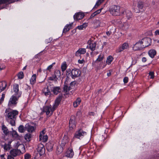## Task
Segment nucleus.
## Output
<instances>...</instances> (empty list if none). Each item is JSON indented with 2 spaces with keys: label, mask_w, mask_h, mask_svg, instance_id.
<instances>
[{
  "label": "nucleus",
  "mask_w": 159,
  "mask_h": 159,
  "mask_svg": "<svg viewBox=\"0 0 159 159\" xmlns=\"http://www.w3.org/2000/svg\"><path fill=\"white\" fill-rule=\"evenodd\" d=\"M5 113H6L5 115L6 121L12 126H15L16 121L19 112L16 110H13L9 111V109H7L5 110Z\"/></svg>",
  "instance_id": "1"
},
{
  "label": "nucleus",
  "mask_w": 159,
  "mask_h": 159,
  "mask_svg": "<svg viewBox=\"0 0 159 159\" xmlns=\"http://www.w3.org/2000/svg\"><path fill=\"white\" fill-rule=\"evenodd\" d=\"M17 149H12L10 151L11 155L13 157H16L21 153V151H24L25 149L24 146L23 144H19L17 148Z\"/></svg>",
  "instance_id": "2"
},
{
  "label": "nucleus",
  "mask_w": 159,
  "mask_h": 159,
  "mask_svg": "<svg viewBox=\"0 0 159 159\" xmlns=\"http://www.w3.org/2000/svg\"><path fill=\"white\" fill-rule=\"evenodd\" d=\"M21 96L20 93H17V95H13L10 98L8 105L9 107H14L16 105L19 98Z\"/></svg>",
  "instance_id": "3"
},
{
  "label": "nucleus",
  "mask_w": 159,
  "mask_h": 159,
  "mask_svg": "<svg viewBox=\"0 0 159 159\" xmlns=\"http://www.w3.org/2000/svg\"><path fill=\"white\" fill-rule=\"evenodd\" d=\"M120 7L119 6L113 5L110 8V13L114 16H119L120 15Z\"/></svg>",
  "instance_id": "4"
},
{
  "label": "nucleus",
  "mask_w": 159,
  "mask_h": 159,
  "mask_svg": "<svg viewBox=\"0 0 159 159\" xmlns=\"http://www.w3.org/2000/svg\"><path fill=\"white\" fill-rule=\"evenodd\" d=\"M86 135V133L82 129H80L76 131L74 136L76 138L81 139L83 137Z\"/></svg>",
  "instance_id": "5"
},
{
  "label": "nucleus",
  "mask_w": 159,
  "mask_h": 159,
  "mask_svg": "<svg viewBox=\"0 0 159 159\" xmlns=\"http://www.w3.org/2000/svg\"><path fill=\"white\" fill-rule=\"evenodd\" d=\"M53 107H51V106H45L43 108V112H45L46 115L49 116L52 115L54 111H52V109Z\"/></svg>",
  "instance_id": "6"
},
{
  "label": "nucleus",
  "mask_w": 159,
  "mask_h": 159,
  "mask_svg": "<svg viewBox=\"0 0 159 159\" xmlns=\"http://www.w3.org/2000/svg\"><path fill=\"white\" fill-rule=\"evenodd\" d=\"M37 150L40 157L45 154V149L42 144L40 143L38 145Z\"/></svg>",
  "instance_id": "7"
},
{
  "label": "nucleus",
  "mask_w": 159,
  "mask_h": 159,
  "mask_svg": "<svg viewBox=\"0 0 159 159\" xmlns=\"http://www.w3.org/2000/svg\"><path fill=\"white\" fill-rule=\"evenodd\" d=\"M141 43H142L144 48L151 45L152 40L149 38H145L142 39Z\"/></svg>",
  "instance_id": "8"
},
{
  "label": "nucleus",
  "mask_w": 159,
  "mask_h": 159,
  "mask_svg": "<svg viewBox=\"0 0 159 159\" xmlns=\"http://www.w3.org/2000/svg\"><path fill=\"white\" fill-rule=\"evenodd\" d=\"M80 74L81 72L79 69H74L71 71L70 75L72 79H75L76 77L80 76Z\"/></svg>",
  "instance_id": "9"
},
{
  "label": "nucleus",
  "mask_w": 159,
  "mask_h": 159,
  "mask_svg": "<svg viewBox=\"0 0 159 159\" xmlns=\"http://www.w3.org/2000/svg\"><path fill=\"white\" fill-rule=\"evenodd\" d=\"M143 48L144 47L142 43H141V40L137 42L133 47V49L134 51L140 50Z\"/></svg>",
  "instance_id": "10"
},
{
  "label": "nucleus",
  "mask_w": 159,
  "mask_h": 159,
  "mask_svg": "<svg viewBox=\"0 0 159 159\" xmlns=\"http://www.w3.org/2000/svg\"><path fill=\"white\" fill-rule=\"evenodd\" d=\"M87 43L88 45L87 46V48H89L92 51H94L96 47V42L89 40Z\"/></svg>",
  "instance_id": "11"
},
{
  "label": "nucleus",
  "mask_w": 159,
  "mask_h": 159,
  "mask_svg": "<svg viewBox=\"0 0 159 159\" xmlns=\"http://www.w3.org/2000/svg\"><path fill=\"white\" fill-rule=\"evenodd\" d=\"M62 94L60 95L58 97L56 98L55 101V103L53 106V109L52 110V111H54L56 108L59 105L60 103L61 100L62 99Z\"/></svg>",
  "instance_id": "12"
},
{
  "label": "nucleus",
  "mask_w": 159,
  "mask_h": 159,
  "mask_svg": "<svg viewBox=\"0 0 159 159\" xmlns=\"http://www.w3.org/2000/svg\"><path fill=\"white\" fill-rule=\"evenodd\" d=\"M11 142L9 141L7 143H4V142L1 141L0 144H1V146L5 150L8 151L11 148Z\"/></svg>",
  "instance_id": "13"
},
{
  "label": "nucleus",
  "mask_w": 159,
  "mask_h": 159,
  "mask_svg": "<svg viewBox=\"0 0 159 159\" xmlns=\"http://www.w3.org/2000/svg\"><path fill=\"white\" fill-rule=\"evenodd\" d=\"M69 126L70 130H72L75 127V117L71 116L69 122Z\"/></svg>",
  "instance_id": "14"
},
{
  "label": "nucleus",
  "mask_w": 159,
  "mask_h": 159,
  "mask_svg": "<svg viewBox=\"0 0 159 159\" xmlns=\"http://www.w3.org/2000/svg\"><path fill=\"white\" fill-rule=\"evenodd\" d=\"M84 13L79 12L75 13L74 16V18L75 20H78L82 19L84 16Z\"/></svg>",
  "instance_id": "15"
},
{
  "label": "nucleus",
  "mask_w": 159,
  "mask_h": 159,
  "mask_svg": "<svg viewBox=\"0 0 159 159\" xmlns=\"http://www.w3.org/2000/svg\"><path fill=\"white\" fill-rule=\"evenodd\" d=\"M68 81L66 80L64 82V87L63 88V92L67 93V92H68L70 90H71L69 86Z\"/></svg>",
  "instance_id": "16"
},
{
  "label": "nucleus",
  "mask_w": 159,
  "mask_h": 159,
  "mask_svg": "<svg viewBox=\"0 0 159 159\" xmlns=\"http://www.w3.org/2000/svg\"><path fill=\"white\" fill-rule=\"evenodd\" d=\"M12 131L11 132V133L13 138L17 140H20L21 139V136L19 135L15 130H13L12 128Z\"/></svg>",
  "instance_id": "17"
},
{
  "label": "nucleus",
  "mask_w": 159,
  "mask_h": 159,
  "mask_svg": "<svg viewBox=\"0 0 159 159\" xmlns=\"http://www.w3.org/2000/svg\"><path fill=\"white\" fill-rule=\"evenodd\" d=\"M128 47V44L127 43H124L122 45L121 47H120L116 50V52L117 53L120 52L124 50L127 49Z\"/></svg>",
  "instance_id": "18"
},
{
  "label": "nucleus",
  "mask_w": 159,
  "mask_h": 159,
  "mask_svg": "<svg viewBox=\"0 0 159 159\" xmlns=\"http://www.w3.org/2000/svg\"><path fill=\"white\" fill-rule=\"evenodd\" d=\"M144 6L143 2L142 1H139L137 4V7L139 9V11H137L136 12H139L140 11H143V8Z\"/></svg>",
  "instance_id": "19"
},
{
  "label": "nucleus",
  "mask_w": 159,
  "mask_h": 159,
  "mask_svg": "<svg viewBox=\"0 0 159 159\" xmlns=\"http://www.w3.org/2000/svg\"><path fill=\"white\" fill-rule=\"evenodd\" d=\"M51 86L50 85L49 86H48L47 88H44L43 90V93L46 96H50L51 95L50 90L49 89V87Z\"/></svg>",
  "instance_id": "20"
},
{
  "label": "nucleus",
  "mask_w": 159,
  "mask_h": 159,
  "mask_svg": "<svg viewBox=\"0 0 159 159\" xmlns=\"http://www.w3.org/2000/svg\"><path fill=\"white\" fill-rule=\"evenodd\" d=\"M51 90L53 92L54 94L57 95L61 92V89L59 87H54L51 89Z\"/></svg>",
  "instance_id": "21"
},
{
  "label": "nucleus",
  "mask_w": 159,
  "mask_h": 159,
  "mask_svg": "<svg viewBox=\"0 0 159 159\" xmlns=\"http://www.w3.org/2000/svg\"><path fill=\"white\" fill-rule=\"evenodd\" d=\"M25 129L29 132L32 133L34 130V127L28 123L25 125Z\"/></svg>",
  "instance_id": "22"
},
{
  "label": "nucleus",
  "mask_w": 159,
  "mask_h": 159,
  "mask_svg": "<svg viewBox=\"0 0 159 159\" xmlns=\"http://www.w3.org/2000/svg\"><path fill=\"white\" fill-rule=\"evenodd\" d=\"M86 52V50L85 48H80L76 52L75 55L78 57L80 56V54H84Z\"/></svg>",
  "instance_id": "23"
},
{
  "label": "nucleus",
  "mask_w": 159,
  "mask_h": 159,
  "mask_svg": "<svg viewBox=\"0 0 159 159\" xmlns=\"http://www.w3.org/2000/svg\"><path fill=\"white\" fill-rule=\"evenodd\" d=\"M74 153L72 149L69 148L66 151V156L68 157L71 158L73 157Z\"/></svg>",
  "instance_id": "24"
},
{
  "label": "nucleus",
  "mask_w": 159,
  "mask_h": 159,
  "mask_svg": "<svg viewBox=\"0 0 159 159\" xmlns=\"http://www.w3.org/2000/svg\"><path fill=\"white\" fill-rule=\"evenodd\" d=\"M54 145V143L48 142L46 144V149L48 152H51L53 150V148Z\"/></svg>",
  "instance_id": "25"
},
{
  "label": "nucleus",
  "mask_w": 159,
  "mask_h": 159,
  "mask_svg": "<svg viewBox=\"0 0 159 159\" xmlns=\"http://www.w3.org/2000/svg\"><path fill=\"white\" fill-rule=\"evenodd\" d=\"M7 85V84L6 81H2L0 82V92L6 89Z\"/></svg>",
  "instance_id": "26"
},
{
  "label": "nucleus",
  "mask_w": 159,
  "mask_h": 159,
  "mask_svg": "<svg viewBox=\"0 0 159 159\" xmlns=\"http://www.w3.org/2000/svg\"><path fill=\"white\" fill-rule=\"evenodd\" d=\"M73 23H71L69 24L66 25L65 27L63 30V33H66L68 31L70 30L71 29L72 27Z\"/></svg>",
  "instance_id": "27"
},
{
  "label": "nucleus",
  "mask_w": 159,
  "mask_h": 159,
  "mask_svg": "<svg viewBox=\"0 0 159 159\" xmlns=\"http://www.w3.org/2000/svg\"><path fill=\"white\" fill-rule=\"evenodd\" d=\"M69 139L67 136H64L61 141V144L62 147H64L65 145L68 142Z\"/></svg>",
  "instance_id": "28"
},
{
  "label": "nucleus",
  "mask_w": 159,
  "mask_h": 159,
  "mask_svg": "<svg viewBox=\"0 0 159 159\" xmlns=\"http://www.w3.org/2000/svg\"><path fill=\"white\" fill-rule=\"evenodd\" d=\"M157 52L154 49H151L148 52V54L152 58H153L156 55Z\"/></svg>",
  "instance_id": "29"
},
{
  "label": "nucleus",
  "mask_w": 159,
  "mask_h": 159,
  "mask_svg": "<svg viewBox=\"0 0 159 159\" xmlns=\"http://www.w3.org/2000/svg\"><path fill=\"white\" fill-rule=\"evenodd\" d=\"M54 74L55 77L56 78V81H57V80H58L59 78H60L61 71L59 70H56L54 71Z\"/></svg>",
  "instance_id": "30"
},
{
  "label": "nucleus",
  "mask_w": 159,
  "mask_h": 159,
  "mask_svg": "<svg viewBox=\"0 0 159 159\" xmlns=\"http://www.w3.org/2000/svg\"><path fill=\"white\" fill-rule=\"evenodd\" d=\"M39 137L40 140H42L43 142H46L48 139V137L47 135H43L42 133L40 134Z\"/></svg>",
  "instance_id": "31"
},
{
  "label": "nucleus",
  "mask_w": 159,
  "mask_h": 159,
  "mask_svg": "<svg viewBox=\"0 0 159 159\" xmlns=\"http://www.w3.org/2000/svg\"><path fill=\"white\" fill-rule=\"evenodd\" d=\"M13 90L14 92L15 93V95H17V93H20L18 92L19 89V85L17 84H16L13 85Z\"/></svg>",
  "instance_id": "32"
},
{
  "label": "nucleus",
  "mask_w": 159,
  "mask_h": 159,
  "mask_svg": "<svg viewBox=\"0 0 159 159\" xmlns=\"http://www.w3.org/2000/svg\"><path fill=\"white\" fill-rule=\"evenodd\" d=\"M2 129L3 133L6 135H7L8 134L9 131L7 127L4 125H2Z\"/></svg>",
  "instance_id": "33"
},
{
  "label": "nucleus",
  "mask_w": 159,
  "mask_h": 159,
  "mask_svg": "<svg viewBox=\"0 0 159 159\" xmlns=\"http://www.w3.org/2000/svg\"><path fill=\"white\" fill-rule=\"evenodd\" d=\"M88 23H83L82 25L78 26L76 28L80 30H83L84 29H85L86 27L87 26Z\"/></svg>",
  "instance_id": "34"
},
{
  "label": "nucleus",
  "mask_w": 159,
  "mask_h": 159,
  "mask_svg": "<svg viewBox=\"0 0 159 159\" xmlns=\"http://www.w3.org/2000/svg\"><path fill=\"white\" fill-rule=\"evenodd\" d=\"M36 78V74H34L32 76L30 80V83L32 84H34L35 83Z\"/></svg>",
  "instance_id": "35"
},
{
  "label": "nucleus",
  "mask_w": 159,
  "mask_h": 159,
  "mask_svg": "<svg viewBox=\"0 0 159 159\" xmlns=\"http://www.w3.org/2000/svg\"><path fill=\"white\" fill-rule=\"evenodd\" d=\"M126 16L128 19H129L132 17V13L131 11L129 10H126L125 11Z\"/></svg>",
  "instance_id": "36"
},
{
  "label": "nucleus",
  "mask_w": 159,
  "mask_h": 159,
  "mask_svg": "<svg viewBox=\"0 0 159 159\" xmlns=\"http://www.w3.org/2000/svg\"><path fill=\"white\" fill-rule=\"evenodd\" d=\"M105 0H98L96 2L95 6L93 7V9H94L98 7Z\"/></svg>",
  "instance_id": "37"
},
{
  "label": "nucleus",
  "mask_w": 159,
  "mask_h": 159,
  "mask_svg": "<svg viewBox=\"0 0 159 159\" xmlns=\"http://www.w3.org/2000/svg\"><path fill=\"white\" fill-rule=\"evenodd\" d=\"M113 59V57L111 56H109L107 58L106 62L108 64H111Z\"/></svg>",
  "instance_id": "38"
},
{
  "label": "nucleus",
  "mask_w": 159,
  "mask_h": 159,
  "mask_svg": "<svg viewBox=\"0 0 159 159\" xmlns=\"http://www.w3.org/2000/svg\"><path fill=\"white\" fill-rule=\"evenodd\" d=\"M66 80L65 81H69V76L70 75V73H71V71L70 69H68L66 70Z\"/></svg>",
  "instance_id": "39"
},
{
  "label": "nucleus",
  "mask_w": 159,
  "mask_h": 159,
  "mask_svg": "<svg viewBox=\"0 0 159 159\" xmlns=\"http://www.w3.org/2000/svg\"><path fill=\"white\" fill-rule=\"evenodd\" d=\"M24 126L23 125H21L18 127V131L21 133L24 132L25 131Z\"/></svg>",
  "instance_id": "40"
},
{
  "label": "nucleus",
  "mask_w": 159,
  "mask_h": 159,
  "mask_svg": "<svg viewBox=\"0 0 159 159\" xmlns=\"http://www.w3.org/2000/svg\"><path fill=\"white\" fill-rule=\"evenodd\" d=\"M31 135L30 134H26L24 136L25 139L27 141H30V139L31 138Z\"/></svg>",
  "instance_id": "41"
},
{
  "label": "nucleus",
  "mask_w": 159,
  "mask_h": 159,
  "mask_svg": "<svg viewBox=\"0 0 159 159\" xmlns=\"http://www.w3.org/2000/svg\"><path fill=\"white\" fill-rule=\"evenodd\" d=\"M76 82L75 81H72L71 82L70 84V86H69V87H70V88L71 89H74L75 85L76 84Z\"/></svg>",
  "instance_id": "42"
},
{
  "label": "nucleus",
  "mask_w": 159,
  "mask_h": 159,
  "mask_svg": "<svg viewBox=\"0 0 159 159\" xmlns=\"http://www.w3.org/2000/svg\"><path fill=\"white\" fill-rule=\"evenodd\" d=\"M24 77V73L23 72H20L18 75V77L20 79H22Z\"/></svg>",
  "instance_id": "43"
},
{
  "label": "nucleus",
  "mask_w": 159,
  "mask_h": 159,
  "mask_svg": "<svg viewBox=\"0 0 159 159\" xmlns=\"http://www.w3.org/2000/svg\"><path fill=\"white\" fill-rule=\"evenodd\" d=\"M67 66L66 64H63L61 66V69L62 71H64L66 69Z\"/></svg>",
  "instance_id": "44"
},
{
  "label": "nucleus",
  "mask_w": 159,
  "mask_h": 159,
  "mask_svg": "<svg viewBox=\"0 0 159 159\" xmlns=\"http://www.w3.org/2000/svg\"><path fill=\"white\" fill-rule=\"evenodd\" d=\"M102 9V8H101L99 10H97L96 11H95L94 12L93 14H94V16H96L98 14H99Z\"/></svg>",
  "instance_id": "45"
},
{
  "label": "nucleus",
  "mask_w": 159,
  "mask_h": 159,
  "mask_svg": "<svg viewBox=\"0 0 159 159\" xmlns=\"http://www.w3.org/2000/svg\"><path fill=\"white\" fill-rule=\"evenodd\" d=\"M103 58V56L102 55H100L99 56L98 58L97 59L96 61H102Z\"/></svg>",
  "instance_id": "46"
},
{
  "label": "nucleus",
  "mask_w": 159,
  "mask_h": 159,
  "mask_svg": "<svg viewBox=\"0 0 159 159\" xmlns=\"http://www.w3.org/2000/svg\"><path fill=\"white\" fill-rule=\"evenodd\" d=\"M7 4L6 3H0V9L5 8L6 6V5H4L3 4Z\"/></svg>",
  "instance_id": "47"
},
{
  "label": "nucleus",
  "mask_w": 159,
  "mask_h": 159,
  "mask_svg": "<svg viewBox=\"0 0 159 159\" xmlns=\"http://www.w3.org/2000/svg\"><path fill=\"white\" fill-rule=\"evenodd\" d=\"M154 72H150L149 73V75L151 76V79H153L154 77Z\"/></svg>",
  "instance_id": "48"
},
{
  "label": "nucleus",
  "mask_w": 159,
  "mask_h": 159,
  "mask_svg": "<svg viewBox=\"0 0 159 159\" xmlns=\"http://www.w3.org/2000/svg\"><path fill=\"white\" fill-rule=\"evenodd\" d=\"M25 158L29 159L31 158V155L29 153H26L25 155Z\"/></svg>",
  "instance_id": "49"
},
{
  "label": "nucleus",
  "mask_w": 159,
  "mask_h": 159,
  "mask_svg": "<svg viewBox=\"0 0 159 159\" xmlns=\"http://www.w3.org/2000/svg\"><path fill=\"white\" fill-rule=\"evenodd\" d=\"M128 81V78L127 77H125L123 79V82L125 84L127 83Z\"/></svg>",
  "instance_id": "50"
},
{
  "label": "nucleus",
  "mask_w": 159,
  "mask_h": 159,
  "mask_svg": "<svg viewBox=\"0 0 159 159\" xmlns=\"http://www.w3.org/2000/svg\"><path fill=\"white\" fill-rule=\"evenodd\" d=\"M81 100L80 98H78L75 101L76 103H78V104H79L81 102Z\"/></svg>",
  "instance_id": "51"
},
{
  "label": "nucleus",
  "mask_w": 159,
  "mask_h": 159,
  "mask_svg": "<svg viewBox=\"0 0 159 159\" xmlns=\"http://www.w3.org/2000/svg\"><path fill=\"white\" fill-rule=\"evenodd\" d=\"M49 79L51 80H55L56 81V78L55 77V76L52 77H49Z\"/></svg>",
  "instance_id": "52"
},
{
  "label": "nucleus",
  "mask_w": 159,
  "mask_h": 159,
  "mask_svg": "<svg viewBox=\"0 0 159 159\" xmlns=\"http://www.w3.org/2000/svg\"><path fill=\"white\" fill-rule=\"evenodd\" d=\"M85 61L84 59L82 60H78V62L79 64H83L84 63Z\"/></svg>",
  "instance_id": "53"
},
{
  "label": "nucleus",
  "mask_w": 159,
  "mask_h": 159,
  "mask_svg": "<svg viewBox=\"0 0 159 159\" xmlns=\"http://www.w3.org/2000/svg\"><path fill=\"white\" fill-rule=\"evenodd\" d=\"M95 23L97 24H98V26H97L98 27L100 26V21L99 20H96V21L95 22Z\"/></svg>",
  "instance_id": "54"
},
{
  "label": "nucleus",
  "mask_w": 159,
  "mask_h": 159,
  "mask_svg": "<svg viewBox=\"0 0 159 159\" xmlns=\"http://www.w3.org/2000/svg\"><path fill=\"white\" fill-rule=\"evenodd\" d=\"M52 64H51L49 66L47 69V70L50 71V70L52 68Z\"/></svg>",
  "instance_id": "55"
},
{
  "label": "nucleus",
  "mask_w": 159,
  "mask_h": 159,
  "mask_svg": "<svg viewBox=\"0 0 159 159\" xmlns=\"http://www.w3.org/2000/svg\"><path fill=\"white\" fill-rule=\"evenodd\" d=\"M5 97V94H2V97L0 99V100H1V101H4Z\"/></svg>",
  "instance_id": "56"
},
{
  "label": "nucleus",
  "mask_w": 159,
  "mask_h": 159,
  "mask_svg": "<svg viewBox=\"0 0 159 159\" xmlns=\"http://www.w3.org/2000/svg\"><path fill=\"white\" fill-rule=\"evenodd\" d=\"M78 105V104L75 102L73 103V106L74 107H77Z\"/></svg>",
  "instance_id": "57"
},
{
  "label": "nucleus",
  "mask_w": 159,
  "mask_h": 159,
  "mask_svg": "<svg viewBox=\"0 0 159 159\" xmlns=\"http://www.w3.org/2000/svg\"><path fill=\"white\" fill-rule=\"evenodd\" d=\"M7 159H14L13 157L11 155H8L7 157Z\"/></svg>",
  "instance_id": "58"
},
{
  "label": "nucleus",
  "mask_w": 159,
  "mask_h": 159,
  "mask_svg": "<svg viewBox=\"0 0 159 159\" xmlns=\"http://www.w3.org/2000/svg\"><path fill=\"white\" fill-rule=\"evenodd\" d=\"M142 60L143 62H145L147 61L146 58L145 57H143L142 58Z\"/></svg>",
  "instance_id": "59"
},
{
  "label": "nucleus",
  "mask_w": 159,
  "mask_h": 159,
  "mask_svg": "<svg viewBox=\"0 0 159 159\" xmlns=\"http://www.w3.org/2000/svg\"><path fill=\"white\" fill-rule=\"evenodd\" d=\"M155 33L156 35H159V29L158 30H156L155 32Z\"/></svg>",
  "instance_id": "60"
},
{
  "label": "nucleus",
  "mask_w": 159,
  "mask_h": 159,
  "mask_svg": "<svg viewBox=\"0 0 159 159\" xmlns=\"http://www.w3.org/2000/svg\"><path fill=\"white\" fill-rule=\"evenodd\" d=\"M136 63V60H133L132 61V65H134Z\"/></svg>",
  "instance_id": "61"
},
{
  "label": "nucleus",
  "mask_w": 159,
  "mask_h": 159,
  "mask_svg": "<svg viewBox=\"0 0 159 159\" xmlns=\"http://www.w3.org/2000/svg\"><path fill=\"white\" fill-rule=\"evenodd\" d=\"M111 33L109 31H107V32H106V34L107 35H110Z\"/></svg>",
  "instance_id": "62"
},
{
  "label": "nucleus",
  "mask_w": 159,
  "mask_h": 159,
  "mask_svg": "<svg viewBox=\"0 0 159 159\" xmlns=\"http://www.w3.org/2000/svg\"><path fill=\"white\" fill-rule=\"evenodd\" d=\"M95 16H94V14H93V13L91 14V15L90 16V18H92L93 17H94Z\"/></svg>",
  "instance_id": "63"
},
{
  "label": "nucleus",
  "mask_w": 159,
  "mask_h": 159,
  "mask_svg": "<svg viewBox=\"0 0 159 159\" xmlns=\"http://www.w3.org/2000/svg\"><path fill=\"white\" fill-rule=\"evenodd\" d=\"M94 113L93 112H91L89 113V115L92 116H94Z\"/></svg>",
  "instance_id": "64"
}]
</instances>
